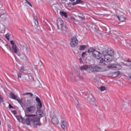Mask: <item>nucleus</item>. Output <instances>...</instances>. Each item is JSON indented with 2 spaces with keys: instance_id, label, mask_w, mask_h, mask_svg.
I'll list each match as a JSON object with an SVG mask.
<instances>
[{
  "instance_id": "1",
  "label": "nucleus",
  "mask_w": 131,
  "mask_h": 131,
  "mask_svg": "<svg viewBox=\"0 0 131 131\" xmlns=\"http://www.w3.org/2000/svg\"><path fill=\"white\" fill-rule=\"evenodd\" d=\"M36 111V107L34 105H31L26 108L25 112L26 122L27 125H30V122H33L34 124V127L36 128L37 125L40 126L41 124L40 123V118L37 117L36 116L34 115H29L34 113Z\"/></svg>"
},
{
  "instance_id": "2",
  "label": "nucleus",
  "mask_w": 131,
  "mask_h": 131,
  "mask_svg": "<svg viewBox=\"0 0 131 131\" xmlns=\"http://www.w3.org/2000/svg\"><path fill=\"white\" fill-rule=\"evenodd\" d=\"M80 69L81 70H88V69H89L92 73L100 72L101 71V67L97 64H84L81 67Z\"/></svg>"
},
{
  "instance_id": "3",
  "label": "nucleus",
  "mask_w": 131,
  "mask_h": 131,
  "mask_svg": "<svg viewBox=\"0 0 131 131\" xmlns=\"http://www.w3.org/2000/svg\"><path fill=\"white\" fill-rule=\"evenodd\" d=\"M10 43L12 45V47H11V46L8 44L5 45V47L9 51V52H10V53H14V54H16L17 55V56L20 57V55H18L17 54L18 50L17 49V45H16L14 40H11Z\"/></svg>"
},
{
  "instance_id": "4",
  "label": "nucleus",
  "mask_w": 131,
  "mask_h": 131,
  "mask_svg": "<svg viewBox=\"0 0 131 131\" xmlns=\"http://www.w3.org/2000/svg\"><path fill=\"white\" fill-rule=\"evenodd\" d=\"M88 53H93V56L94 57V58H96V59H97L98 60H100L101 58H102V54L101 53L97 50L96 49H93V48H90L88 50Z\"/></svg>"
},
{
  "instance_id": "5",
  "label": "nucleus",
  "mask_w": 131,
  "mask_h": 131,
  "mask_svg": "<svg viewBox=\"0 0 131 131\" xmlns=\"http://www.w3.org/2000/svg\"><path fill=\"white\" fill-rule=\"evenodd\" d=\"M72 41L70 42V46L71 48H75L78 45V40L76 37H73L71 38Z\"/></svg>"
},
{
  "instance_id": "6",
  "label": "nucleus",
  "mask_w": 131,
  "mask_h": 131,
  "mask_svg": "<svg viewBox=\"0 0 131 131\" xmlns=\"http://www.w3.org/2000/svg\"><path fill=\"white\" fill-rule=\"evenodd\" d=\"M56 23L58 29H63V28L64 27V21H63L62 18H58Z\"/></svg>"
},
{
  "instance_id": "7",
  "label": "nucleus",
  "mask_w": 131,
  "mask_h": 131,
  "mask_svg": "<svg viewBox=\"0 0 131 131\" xmlns=\"http://www.w3.org/2000/svg\"><path fill=\"white\" fill-rule=\"evenodd\" d=\"M52 123L54 125H57L59 124V119L56 116H53L52 118Z\"/></svg>"
},
{
  "instance_id": "8",
  "label": "nucleus",
  "mask_w": 131,
  "mask_h": 131,
  "mask_svg": "<svg viewBox=\"0 0 131 131\" xmlns=\"http://www.w3.org/2000/svg\"><path fill=\"white\" fill-rule=\"evenodd\" d=\"M41 108L42 107H37V114L41 118L43 117L45 115L43 112L42 111V110H41Z\"/></svg>"
},
{
  "instance_id": "9",
  "label": "nucleus",
  "mask_w": 131,
  "mask_h": 131,
  "mask_svg": "<svg viewBox=\"0 0 131 131\" xmlns=\"http://www.w3.org/2000/svg\"><path fill=\"white\" fill-rule=\"evenodd\" d=\"M60 124L62 129H64V130H65V127H67L68 123L67 122L65 121V119H64V118H62Z\"/></svg>"
},
{
  "instance_id": "10",
  "label": "nucleus",
  "mask_w": 131,
  "mask_h": 131,
  "mask_svg": "<svg viewBox=\"0 0 131 131\" xmlns=\"http://www.w3.org/2000/svg\"><path fill=\"white\" fill-rule=\"evenodd\" d=\"M36 101L37 103V107H40V108H42V104H41V101L38 97H36Z\"/></svg>"
},
{
  "instance_id": "11",
  "label": "nucleus",
  "mask_w": 131,
  "mask_h": 131,
  "mask_svg": "<svg viewBox=\"0 0 131 131\" xmlns=\"http://www.w3.org/2000/svg\"><path fill=\"white\" fill-rule=\"evenodd\" d=\"M10 99H12V100H16V98H18V96L15 95L13 92H11L9 94Z\"/></svg>"
},
{
  "instance_id": "12",
  "label": "nucleus",
  "mask_w": 131,
  "mask_h": 131,
  "mask_svg": "<svg viewBox=\"0 0 131 131\" xmlns=\"http://www.w3.org/2000/svg\"><path fill=\"white\" fill-rule=\"evenodd\" d=\"M16 118L17 119L18 121H19V122H21L20 119L21 121H25V119L23 118V117H22V116H16Z\"/></svg>"
},
{
  "instance_id": "13",
  "label": "nucleus",
  "mask_w": 131,
  "mask_h": 131,
  "mask_svg": "<svg viewBox=\"0 0 131 131\" xmlns=\"http://www.w3.org/2000/svg\"><path fill=\"white\" fill-rule=\"evenodd\" d=\"M59 14L61 17H65V18H67L68 17L67 13L64 11H60Z\"/></svg>"
},
{
  "instance_id": "14",
  "label": "nucleus",
  "mask_w": 131,
  "mask_h": 131,
  "mask_svg": "<svg viewBox=\"0 0 131 131\" xmlns=\"http://www.w3.org/2000/svg\"><path fill=\"white\" fill-rule=\"evenodd\" d=\"M105 62H106L105 61V59H103V58H102L101 59H100L99 61V65L100 66H104V65H105Z\"/></svg>"
},
{
  "instance_id": "15",
  "label": "nucleus",
  "mask_w": 131,
  "mask_h": 131,
  "mask_svg": "<svg viewBox=\"0 0 131 131\" xmlns=\"http://www.w3.org/2000/svg\"><path fill=\"white\" fill-rule=\"evenodd\" d=\"M104 61L108 63V62H110L111 61V59H110V57L108 56V55H105L104 57Z\"/></svg>"
},
{
  "instance_id": "16",
  "label": "nucleus",
  "mask_w": 131,
  "mask_h": 131,
  "mask_svg": "<svg viewBox=\"0 0 131 131\" xmlns=\"http://www.w3.org/2000/svg\"><path fill=\"white\" fill-rule=\"evenodd\" d=\"M86 45H81L80 46L79 48V51H84V50H85V49H86Z\"/></svg>"
},
{
  "instance_id": "17",
  "label": "nucleus",
  "mask_w": 131,
  "mask_h": 131,
  "mask_svg": "<svg viewBox=\"0 0 131 131\" xmlns=\"http://www.w3.org/2000/svg\"><path fill=\"white\" fill-rule=\"evenodd\" d=\"M118 19L121 22H125V18L123 15H121L120 17H118Z\"/></svg>"
},
{
  "instance_id": "18",
  "label": "nucleus",
  "mask_w": 131,
  "mask_h": 131,
  "mask_svg": "<svg viewBox=\"0 0 131 131\" xmlns=\"http://www.w3.org/2000/svg\"><path fill=\"white\" fill-rule=\"evenodd\" d=\"M122 68V67L119 64H115V70H120Z\"/></svg>"
},
{
  "instance_id": "19",
  "label": "nucleus",
  "mask_w": 131,
  "mask_h": 131,
  "mask_svg": "<svg viewBox=\"0 0 131 131\" xmlns=\"http://www.w3.org/2000/svg\"><path fill=\"white\" fill-rule=\"evenodd\" d=\"M107 68H109V69H113L114 70H115V64H110L109 66H107Z\"/></svg>"
},
{
  "instance_id": "20",
  "label": "nucleus",
  "mask_w": 131,
  "mask_h": 131,
  "mask_svg": "<svg viewBox=\"0 0 131 131\" xmlns=\"http://www.w3.org/2000/svg\"><path fill=\"white\" fill-rule=\"evenodd\" d=\"M15 101H17V102L18 103V104H20L22 106V99H19V98H17L16 99H15Z\"/></svg>"
},
{
  "instance_id": "21",
  "label": "nucleus",
  "mask_w": 131,
  "mask_h": 131,
  "mask_svg": "<svg viewBox=\"0 0 131 131\" xmlns=\"http://www.w3.org/2000/svg\"><path fill=\"white\" fill-rule=\"evenodd\" d=\"M78 17L80 18L82 20H85V17L84 16L82 13H79L78 15Z\"/></svg>"
},
{
  "instance_id": "22",
  "label": "nucleus",
  "mask_w": 131,
  "mask_h": 131,
  "mask_svg": "<svg viewBox=\"0 0 131 131\" xmlns=\"http://www.w3.org/2000/svg\"><path fill=\"white\" fill-rule=\"evenodd\" d=\"M108 56H113V55H114V52L113 51V50H110V51L108 52L107 53Z\"/></svg>"
},
{
  "instance_id": "23",
  "label": "nucleus",
  "mask_w": 131,
  "mask_h": 131,
  "mask_svg": "<svg viewBox=\"0 0 131 131\" xmlns=\"http://www.w3.org/2000/svg\"><path fill=\"white\" fill-rule=\"evenodd\" d=\"M113 75H115V77H117L120 75V73L119 72H116L113 73Z\"/></svg>"
},
{
  "instance_id": "24",
  "label": "nucleus",
  "mask_w": 131,
  "mask_h": 131,
  "mask_svg": "<svg viewBox=\"0 0 131 131\" xmlns=\"http://www.w3.org/2000/svg\"><path fill=\"white\" fill-rule=\"evenodd\" d=\"M5 13H6V11L4 9H1L0 10V15L1 16H3V15H5Z\"/></svg>"
},
{
  "instance_id": "25",
  "label": "nucleus",
  "mask_w": 131,
  "mask_h": 131,
  "mask_svg": "<svg viewBox=\"0 0 131 131\" xmlns=\"http://www.w3.org/2000/svg\"><path fill=\"white\" fill-rule=\"evenodd\" d=\"M27 95H30V97H32L33 96V94L31 93H26L24 94V96H27Z\"/></svg>"
},
{
  "instance_id": "26",
  "label": "nucleus",
  "mask_w": 131,
  "mask_h": 131,
  "mask_svg": "<svg viewBox=\"0 0 131 131\" xmlns=\"http://www.w3.org/2000/svg\"><path fill=\"white\" fill-rule=\"evenodd\" d=\"M100 90L101 92H104V91L106 90V88L105 86H102L100 88Z\"/></svg>"
},
{
  "instance_id": "27",
  "label": "nucleus",
  "mask_w": 131,
  "mask_h": 131,
  "mask_svg": "<svg viewBox=\"0 0 131 131\" xmlns=\"http://www.w3.org/2000/svg\"><path fill=\"white\" fill-rule=\"evenodd\" d=\"M5 38H6V39H7V40H10V35L8 34H6L5 35Z\"/></svg>"
},
{
  "instance_id": "28",
  "label": "nucleus",
  "mask_w": 131,
  "mask_h": 131,
  "mask_svg": "<svg viewBox=\"0 0 131 131\" xmlns=\"http://www.w3.org/2000/svg\"><path fill=\"white\" fill-rule=\"evenodd\" d=\"M27 106H29V105H31V100H27Z\"/></svg>"
},
{
  "instance_id": "29",
  "label": "nucleus",
  "mask_w": 131,
  "mask_h": 131,
  "mask_svg": "<svg viewBox=\"0 0 131 131\" xmlns=\"http://www.w3.org/2000/svg\"><path fill=\"white\" fill-rule=\"evenodd\" d=\"M25 1L26 2V3L28 4V5H29V6L32 7V4H31V3L30 2H29L28 1V0H25Z\"/></svg>"
},
{
  "instance_id": "30",
  "label": "nucleus",
  "mask_w": 131,
  "mask_h": 131,
  "mask_svg": "<svg viewBox=\"0 0 131 131\" xmlns=\"http://www.w3.org/2000/svg\"><path fill=\"white\" fill-rule=\"evenodd\" d=\"M88 54H86V51L84 52H82V57H84L85 56H86Z\"/></svg>"
},
{
  "instance_id": "31",
  "label": "nucleus",
  "mask_w": 131,
  "mask_h": 131,
  "mask_svg": "<svg viewBox=\"0 0 131 131\" xmlns=\"http://www.w3.org/2000/svg\"><path fill=\"white\" fill-rule=\"evenodd\" d=\"M3 102H4V98L2 95H0V104L1 103H3Z\"/></svg>"
},
{
  "instance_id": "32",
  "label": "nucleus",
  "mask_w": 131,
  "mask_h": 131,
  "mask_svg": "<svg viewBox=\"0 0 131 131\" xmlns=\"http://www.w3.org/2000/svg\"><path fill=\"white\" fill-rule=\"evenodd\" d=\"M17 76L18 78H21V77H22V74H21L20 73H18Z\"/></svg>"
},
{
  "instance_id": "33",
  "label": "nucleus",
  "mask_w": 131,
  "mask_h": 131,
  "mask_svg": "<svg viewBox=\"0 0 131 131\" xmlns=\"http://www.w3.org/2000/svg\"><path fill=\"white\" fill-rule=\"evenodd\" d=\"M8 104L9 109H12V108H14V106H12V104H11V103H8Z\"/></svg>"
},
{
  "instance_id": "34",
  "label": "nucleus",
  "mask_w": 131,
  "mask_h": 131,
  "mask_svg": "<svg viewBox=\"0 0 131 131\" xmlns=\"http://www.w3.org/2000/svg\"><path fill=\"white\" fill-rule=\"evenodd\" d=\"M77 4H79V3H83V1L82 0H76Z\"/></svg>"
},
{
  "instance_id": "35",
  "label": "nucleus",
  "mask_w": 131,
  "mask_h": 131,
  "mask_svg": "<svg viewBox=\"0 0 131 131\" xmlns=\"http://www.w3.org/2000/svg\"><path fill=\"white\" fill-rule=\"evenodd\" d=\"M34 23H35V25H38V19L35 20Z\"/></svg>"
},
{
  "instance_id": "36",
  "label": "nucleus",
  "mask_w": 131,
  "mask_h": 131,
  "mask_svg": "<svg viewBox=\"0 0 131 131\" xmlns=\"http://www.w3.org/2000/svg\"><path fill=\"white\" fill-rule=\"evenodd\" d=\"M74 79H75V80H76V81L79 80V77L78 76H76V77H75Z\"/></svg>"
},
{
  "instance_id": "37",
  "label": "nucleus",
  "mask_w": 131,
  "mask_h": 131,
  "mask_svg": "<svg viewBox=\"0 0 131 131\" xmlns=\"http://www.w3.org/2000/svg\"><path fill=\"white\" fill-rule=\"evenodd\" d=\"M77 1H76L75 2H74L72 4V6H76V5H77Z\"/></svg>"
},
{
  "instance_id": "38",
  "label": "nucleus",
  "mask_w": 131,
  "mask_h": 131,
  "mask_svg": "<svg viewBox=\"0 0 131 131\" xmlns=\"http://www.w3.org/2000/svg\"><path fill=\"white\" fill-rule=\"evenodd\" d=\"M93 105L96 106V107H98V104L97 103L95 102V101L93 102Z\"/></svg>"
},
{
  "instance_id": "39",
  "label": "nucleus",
  "mask_w": 131,
  "mask_h": 131,
  "mask_svg": "<svg viewBox=\"0 0 131 131\" xmlns=\"http://www.w3.org/2000/svg\"><path fill=\"white\" fill-rule=\"evenodd\" d=\"M33 18H34V20H38L37 16H33Z\"/></svg>"
},
{
  "instance_id": "40",
  "label": "nucleus",
  "mask_w": 131,
  "mask_h": 131,
  "mask_svg": "<svg viewBox=\"0 0 131 131\" xmlns=\"http://www.w3.org/2000/svg\"><path fill=\"white\" fill-rule=\"evenodd\" d=\"M128 43L129 45V46L131 47V41H129L128 42Z\"/></svg>"
},
{
  "instance_id": "41",
  "label": "nucleus",
  "mask_w": 131,
  "mask_h": 131,
  "mask_svg": "<svg viewBox=\"0 0 131 131\" xmlns=\"http://www.w3.org/2000/svg\"><path fill=\"white\" fill-rule=\"evenodd\" d=\"M71 19L72 20H75V18L73 17H71Z\"/></svg>"
},
{
  "instance_id": "42",
  "label": "nucleus",
  "mask_w": 131,
  "mask_h": 131,
  "mask_svg": "<svg viewBox=\"0 0 131 131\" xmlns=\"http://www.w3.org/2000/svg\"><path fill=\"white\" fill-rule=\"evenodd\" d=\"M126 62H129V63H131V61L129 60H127L126 61Z\"/></svg>"
},
{
  "instance_id": "43",
  "label": "nucleus",
  "mask_w": 131,
  "mask_h": 131,
  "mask_svg": "<svg viewBox=\"0 0 131 131\" xmlns=\"http://www.w3.org/2000/svg\"><path fill=\"white\" fill-rule=\"evenodd\" d=\"M20 70H23L24 71V68L23 67L22 68H21Z\"/></svg>"
},
{
  "instance_id": "44",
  "label": "nucleus",
  "mask_w": 131,
  "mask_h": 131,
  "mask_svg": "<svg viewBox=\"0 0 131 131\" xmlns=\"http://www.w3.org/2000/svg\"><path fill=\"white\" fill-rule=\"evenodd\" d=\"M75 0H70V2H74Z\"/></svg>"
},
{
  "instance_id": "45",
  "label": "nucleus",
  "mask_w": 131,
  "mask_h": 131,
  "mask_svg": "<svg viewBox=\"0 0 131 131\" xmlns=\"http://www.w3.org/2000/svg\"><path fill=\"white\" fill-rule=\"evenodd\" d=\"M80 62L81 63V64H82V63H83V61H80Z\"/></svg>"
},
{
  "instance_id": "46",
  "label": "nucleus",
  "mask_w": 131,
  "mask_h": 131,
  "mask_svg": "<svg viewBox=\"0 0 131 131\" xmlns=\"http://www.w3.org/2000/svg\"><path fill=\"white\" fill-rule=\"evenodd\" d=\"M77 102H78V100L76 99Z\"/></svg>"
},
{
  "instance_id": "47",
  "label": "nucleus",
  "mask_w": 131,
  "mask_h": 131,
  "mask_svg": "<svg viewBox=\"0 0 131 131\" xmlns=\"http://www.w3.org/2000/svg\"><path fill=\"white\" fill-rule=\"evenodd\" d=\"M13 113L15 114V113H16V111H14V112H13Z\"/></svg>"
},
{
  "instance_id": "48",
  "label": "nucleus",
  "mask_w": 131,
  "mask_h": 131,
  "mask_svg": "<svg viewBox=\"0 0 131 131\" xmlns=\"http://www.w3.org/2000/svg\"><path fill=\"white\" fill-rule=\"evenodd\" d=\"M129 78H130V79H131V76H129Z\"/></svg>"
},
{
  "instance_id": "49",
  "label": "nucleus",
  "mask_w": 131,
  "mask_h": 131,
  "mask_svg": "<svg viewBox=\"0 0 131 131\" xmlns=\"http://www.w3.org/2000/svg\"><path fill=\"white\" fill-rule=\"evenodd\" d=\"M69 4H71V3H69Z\"/></svg>"
}]
</instances>
